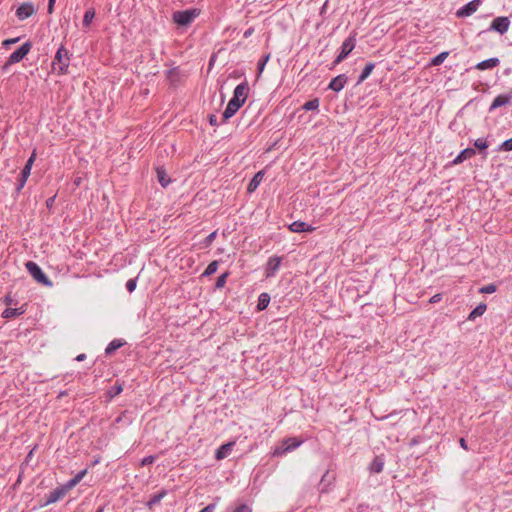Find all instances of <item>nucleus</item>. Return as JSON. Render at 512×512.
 I'll return each instance as SVG.
<instances>
[{
  "instance_id": "f257e3e1",
  "label": "nucleus",
  "mask_w": 512,
  "mask_h": 512,
  "mask_svg": "<svg viewBox=\"0 0 512 512\" xmlns=\"http://www.w3.org/2000/svg\"><path fill=\"white\" fill-rule=\"evenodd\" d=\"M69 62V52L64 46H61L57 50L52 62L53 70L57 71L58 74H66L69 67Z\"/></svg>"
},
{
  "instance_id": "f03ea898",
  "label": "nucleus",
  "mask_w": 512,
  "mask_h": 512,
  "mask_svg": "<svg viewBox=\"0 0 512 512\" xmlns=\"http://www.w3.org/2000/svg\"><path fill=\"white\" fill-rule=\"evenodd\" d=\"M304 442V439L298 438V437H290L286 438L281 441V444L279 446H276L272 451L273 457H281L284 454L291 452L298 448L302 443Z\"/></svg>"
},
{
  "instance_id": "7ed1b4c3",
  "label": "nucleus",
  "mask_w": 512,
  "mask_h": 512,
  "mask_svg": "<svg viewBox=\"0 0 512 512\" xmlns=\"http://www.w3.org/2000/svg\"><path fill=\"white\" fill-rule=\"evenodd\" d=\"M200 12V9L197 8L176 11L173 13L172 18L177 25L188 26L200 15Z\"/></svg>"
},
{
  "instance_id": "20e7f679",
  "label": "nucleus",
  "mask_w": 512,
  "mask_h": 512,
  "mask_svg": "<svg viewBox=\"0 0 512 512\" xmlns=\"http://www.w3.org/2000/svg\"><path fill=\"white\" fill-rule=\"evenodd\" d=\"M27 271L38 282L44 285H51L48 277L43 273L42 269L33 261H28L25 264Z\"/></svg>"
},
{
  "instance_id": "39448f33",
  "label": "nucleus",
  "mask_w": 512,
  "mask_h": 512,
  "mask_svg": "<svg viewBox=\"0 0 512 512\" xmlns=\"http://www.w3.org/2000/svg\"><path fill=\"white\" fill-rule=\"evenodd\" d=\"M356 38L355 36L348 37L341 46V52L335 60V64L342 62L355 48Z\"/></svg>"
},
{
  "instance_id": "423d86ee",
  "label": "nucleus",
  "mask_w": 512,
  "mask_h": 512,
  "mask_svg": "<svg viewBox=\"0 0 512 512\" xmlns=\"http://www.w3.org/2000/svg\"><path fill=\"white\" fill-rule=\"evenodd\" d=\"M35 159H36V152L33 151L30 158L27 160L26 165L24 166L23 170L21 171V174H20L21 177L19 179L18 190H21L25 186L26 181L30 175L32 166L35 162Z\"/></svg>"
},
{
  "instance_id": "0eeeda50",
  "label": "nucleus",
  "mask_w": 512,
  "mask_h": 512,
  "mask_svg": "<svg viewBox=\"0 0 512 512\" xmlns=\"http://www.w3.org/2000/svg\"><path fill=\"white\" fill-rule=\"evenodd\" d=\"M30 49V43H24L21 47H19L9 56L7 64H14L20 62L29 53Z\"/></svg>"
},
{
  "instance_id": "6e6552de",
  "label": "nucleus",
  "mask_w": 512,
  "mask_h": 512,
  "mask_svg": "<svg viewBox=\"0 0 512 512\" xmlns=\"http://www.w3.org/2000/svg\"><path fill=\"white\" fill-rule=\"evenodd\" d=\"M249 87L247 83H241L234 89L232 99L241 106L245 103L248 96Z\"/></svg>"
},
{
  "instance_id": "1a4fd4ad",
  "label": "nucleus",
  "mask_w": 512,
  "mask_h": 512,
  "mask_svg": "<svg viewBox=\"0 0 512 512\" xmlns=\"http://www.w3.org/2000/svg\"><path fill=\"white\" fill-rule=\"evenodd\" d=\"M68 491L69 490L65 485L54 489L47 495L45 505L59 501L68 493Z\"/></svg>"
},
{
  "instance_id": "9d476101",
  "label": "nucleus",
  "mask_w": 512,
  "mask_h": 512,
  "mask_svg": "<svg viewBox=\"0 0 512 512\" xmlns=\"http://www.w3.org/2000/svg\"><path fill=\"white\" fill-rule=\"evenodd\" d=\"M509 26L510 21L508 17H497L492 21L490 28L500 34H504L509 29Z\"/></svg>"
},
{
  "instance_id": "9b49d317",
  "label": "nucleus",
  "mask_w": 512,
  "mask_h": 512,
  "mask_svg": "<svg viewBox=\"0 0 512 512\" xmlns=\"http://www.w3.org/2000/svg\"><path fill=\"white\" fill-rule=\"evenodd\" d=\"M480 3H481L480 0H473L469 3H467L465 6H463L461 9H459L457 11V16H459V17L470 16L471 14H473L474 12L477 11Z\"/></svg>"
},
{
  "instance_id": "f8f14e48",
  "label": "nucleus",
  "mask_w": 512,
  "mask_h": 512,
  "mask_svg": "<svg viewBox=\"0 0 512 512\" xmlns=\"http://www.w3.org/2000/svg\"><path fill=\"white\" fill-rule=\"evenodd\" d=\"M35 12V8L31 3H23L16 10V16L20 20H25L28 17L32 16Z\"/></svg>"
},
{
  "instance_id": "ddd939ff",
  "label": "nucleus",
  "mask_w": 512,
  "mask_h": 512,
  "mask_svg": "<svg viewBox=\"0 0 512 512\" xmlns=\"http://www.w3.org/2000/svg\"><path fill=\"white\" fill-rule=\"evenodd\" d=\"M281 258L273 256L269 258L266 265V277H272L275 275L281 264Z\"/></svg>"
},
{
  "instance_id": "4468645a",
  "label": "nucleus",
  "mask_w": 512,
  "mask_h": 512,
  "mask_svg": "<svg viewBox=\"0 0 512 512\" xmlns=\"http://www.w3.org/2000/svg\"><path fill=\"white\" fill-rule=\"evenodd\" d=\"M235 443H236L235 441H230L226 444L221 445L219 447V449L216 451V454H215L216 459L222 460V459L228 457L231 454V452L235 446Z\"/></svg>"
},
{
  "instance_id": "2eb2a0df",
  "label": "nucleus",
  "mask_w": 512,
  "mask_h": 512,
  "mask_svg": "<svg viewBox=\"0 0 512 512\" xmlns=\"http://www.w3.org/2000/svg\"><path fill=\"white\" fill-rule=\"evenodd\" d=\"M512 99V93L498 95L490 105V111H493L501 106L507 105Z\"/></svg>"
},
{
  "instance_id": "dca6fc26",
  "label": "nucleus",
  "mask_w": 512,
  "mask_h": 512,
  "mask_svg": "<svg viewBox=\"0 0 512 512\" xmlns=\"http://www.w3.org/2000/svg\"><path fill=\"white\" fill-rule=\"evenodd\" d=\"M289 230L294 233L313 232L315 230V227L308 225L307 223L302 221H295L289 225Z\"/></svg>"
},
{
  "instance_id": "f3484780",
  "label": "nucleus",
  "mask_w": 512,
  "mask_h": 512,
  "mask_svg": "<svg viewBox=\"0 0 512 512\" xmlns=\"http://www.w3.org/2000/svg\"><path fill=\"white\" fill-rule=\"evenodd\" d=\"M347 82V77L345 75H338L333 78L329 84V88L338 92L342 90Z\"/></svg>"
},
{
  "instance_id": "a211bd4d",
  "label": "nucleus",
  "mask_w": 512,
  "mask_h": 512,
  "mask_svg": "<svg viewBox=\"0 0 512 512\" xmlns=\"http://www.w3.org/2000/svg\"><path fill=\"white\" fill-rule=\"evenodd\" d=\"M241 105L240 104H237L236 101H234L233 99H231L229 102H228V105L223 113V118L225 120L231 118L233 115H235V113L240 109Z\"/></svg>"
},
{
  "instance_id": "6ab92c4d",
  "label": "nucleus",
  "mask_w": 512,
  "mask_h": 512,
  "mask_svg": "<svg viewBox=\"0 0 512 512\" xmlns=\"http://www.w3.org/2000/svg\"><path fill=\"white\" fill-rule=\"evenodd\" d=\"M263 177H264V172L263 171H259L257 172L254 177L251 179V181L249 182L248 186H247V191L249 193H252L254 192L258 186L260 185V183L262 182L263 180Z\"/></svg>"
},
{
  "instance_id": "aec40b11",
  "label": "nucleus",
  "mask_w": 512,
  "mask_h": 512,
  "mask_svg": "<svg viewBox=\"0 0 512 512\" xmlns=\"http://www.w3.org/2000/svg\"><path fill=\"white\" fill-rule=\"evenodd\" d=\"M475 155V150L472 148L464 149L454 160L453 164L458 165L464 160L470 159Z\"/></svg>"
},
{
  "instance_id": "412c9836",
  "label": "nucleus",
  "mask_w": 512,
  "mask_h": 512,
  "mask_svg": "<svg viewBox=\"0 0 512 512\" xmlns=\"http://www.w3.org/2000/svg\"><path fill=\"white\" fill-rule=\"evenodd\" d=\"M499 59L498 58H490L487 60H484L482 62H479L476 65V69L478 70H486V69H492L499 65Z\"/></svg>"
},
{
  "instance_id": "4be33fe9",
  "label": "nucleus",
  "mask_w": 512,
  "mask_h": 512,
  "mask_svg": "<svg viewBox=\"0 0 512 512\" xmlns=\"http://www.w3.org/2000/svg\"><path fill=\"white\" fill-rule=\"evenodd\" d=\"M384 468V459L381 456H376L370 464V471L372 473H380Z\"/></svg>"
},
{
  "instance_id": "5701e85b",
  "label": "nucleus",
  "mask_w": 512,
  "mask_h": 512,
  "mask_svg": "<svg viewBox=\"0 0 512 512\" xmlns=\"http://www.w3.org/2000/svg\"><path fill=\"white\" fill-rule=\"evenodd\" d=\"M486 304H479L478 306H476L469 314L468 316V320L472 321V320H475L477 317L479 316H482L485 311H486Z\"/></svg>"
},
{
  "instance_id": "b1692460",
  "label": "nucleus",
  "mask_w": 512,
  "mask_h": 512,
  "mask_svg": "<svg viewBox=\"0 0 512 512\" xmlns=\"http://www.w3.org/2000/svg\"><path fill=\"white\" fill-rule=\"evenodd\" d=\"M25 312L24 307L20 308H7L3 311L2 316L4 318H13L19 316Z\"/></svg>"
},
{
  "instance_id": "393cba45",
  "label": "nucleus",
  "mask_w": 512,
  "mask_h": 512,
  "mask_svg": "<svg viewBox=\"0 0 512 512\" xmlns=\"http://www.w3.org/2000/svg\"><path fill=\"white\" fill-rule=\"evenodd\" d=\"M156 174L158 181L163 187H166L170 183V179L167 177L166 171L162 167L156 168Z\"/></svg>"
},
{
  "instance_id": "a878e982",
  "label": "nucleus",
  "mask_w": 512,
  "mask_h": 512,
  "mask_svg": "<svg viewBox=\"0 0 512 512\" xmlns=\"http://www.w3.org/2000/svg\"><path fill=\"white\" fill-rule=\"evenodd\" d=\"M319 106H320V100L318 98H314V99L304 103V105L302 106V109H304L306 111H310V110L318 111Z\"/></svg>"
},
{
  "instance_id": "bb28decb",
  "label": "nucleus",
  "mask_w": 512,
  "mask_h": 512,
  "mask_svg": "<svg viewBox=\"0 0 512 512\" xmlns=\"http://www.w3.org/2000/svg\"><path fill=\"white\" fill-rule=\"evenodd\" d=\"M86 471H81L79 472L75 477H73L71 480H69L65 486L68 488V490L70 491L73 487H75L81 480L82 478L84 477Z\"/></svg>"
},
{
  "instance_id": "cd10ccee",
  "label": "nucleus",
  "mask_w": 512,
  "mask_h": 512,
  "mask_svg": "<svg viewBox=\"0 0 512 512\" xmlns=\"http://www.w3.org/2000/svg\"><path fill=\"white\" fill-rule=\"evenodd\" d=\"M374 67H375V65H374L373 63H368V64L364 67V69H363V71H362L361 75L359 76V80H358V82H359V83H361V82H363L364 80H366V79L371 75V73H372V71H373Z\"/></svg>"
},
{
  "instance_id": "c85d7f7f",
  "label": "nucleus",
  "mask_w": 512,
  "mask_h": 512,
  "mask_svg": "<svg viewBox=\"0 0 512 512\" xmlns=\"http://www.w3.org/2000/svg\"><path fill=\"white\" fill-rule=\"evenodd\" d=\"M270 302V296L267 293H262L259 296L257 308L258 310H264Z\"/></svg>"
},
{
  "instance_id": "c756f323",
  "label": "nucleus",
  "mask_w": 512,
  "mask_h": 512,
  "mask_svg": "<svg viewBox=\"0 0 512 512\" xmlns=\"http://www.w3.org/2000/svg\"><path fill=\"white\" fill-rule=\"evenodd\" d=\"M448 55H449V53L446 51L438 54L431 60L430 65L438 66V65L442 64L445 61V59L448 57Z\"/></svg>"
},
{
  "instance_id": "7c9ffc66",
  "label": "nucleus",
  "mask_w": 512,
  "mask_h": 512,
  "mask_svg": "<svg viewBox=\"0 0 512 512\" xmlns=\"http://www.w3.org/2000/svg\"><path fill=\"white\" fill-rule=\"evenodd\" d=\"M218 269V261H212L205 269L203 276L213 275Z\"/></svg>"
},
{
  "instance_id": "2f4dec72",
  "label": "nucleus",
  "mask_w": 512,
  "mask_h": 512,
  "mask_svg": "<svg viewBox=\"0 0 512 512\" xmlns=\"http://www.w3.org/2000/svg\"><path fill=\"white\" fill-rule=\"evenodd\" d=\"M94 17H95V11L93 9L87 10L83 17V24L85 26H89L90 23L92 22V20L94 19Z\"/></svg>"
},
{
  "instance_id": "473e14b6",
  "label": "nucleus",
  "mask_w": 512,
  "mask_h": 512,
  "mask_svg": "<svg viewBox=\"0 0 512 512\" xmlns=\"http://www.w3.org/2000/svg\"><path fill=\"white\" fill-rule=\"evenodd\" d=\"M123 343L120 340H113L106 348V353L111 354L115 350L119 349Z\"/></svg>"
},
{
  "instance_id": "72a5a7b5",
  "label": "nucleus",
  "mask_w": 512,
  "mask_h": 512,
  "mask_svg": "<svg viewBox=\"0 0 512 512\" xmlns=\"http://www.w3.org/2000/svg\"><path fill=\"white\" fill-rule=\"evenodd\" d=\"M474 146L478 148L479 150H485L488 148V143L485 139L478 138L474 142Z\"/></svg>"
},
{
  "instance_id": "f704fd0d",
  "label": "nucleus",
  "mask_w": 512,
  "mask_h": 512,
  "mask_svg": "<svg viewBox=\"0 0 512 512\" xmlns=\"http://www.w3.org/2000/svg\"><path fill=\"white\" fill-rule=\"evenodd\" d=\"M228 277V273H223L222 275H220L218 278H217V281H216V287L217 288H222L224 287L225 283H226V279Z\"/></svg>"
},
{
  "instance_id": "c9c22d12",
  "label": "nucleus",
  "mask_w": 512,
  "mask_h": 512,
  "mask_svg": "<svg viewBox=\"0 0 512 512\" xmlns=\"http://www.w3.org/2000/svg\"><path fill=\"white\" fill-rule=\"evenodd\" d=\"M232 512H252V509L247 504H240Z\"/></svg>"
},
{
  "instance_id": "e433bc0d",
  "label": "nucleus",
  "mask_w": 512,
  "mask_h": 512,
  "mask_svg": "<svg viewBox=\"0 0 512 512\" xmlns=\"http://www.w3.org/2000/svg\"><path fill=\"white\" fill-rule=\"evenodd\" d=\"M500 150H503V151H511L512 150V138L504 141L501 146H500Z\"/></svg>"
},
{
  "instance_id": "4c0bfd02",
  "label": "nucleus",
  "mask_w": 512,
  "mask_h": 512,
  "mask_svg": "<svg viewBox=\"0 0 512 512\" xmlns=\"http://www.w3.org/2000/svg\"><path fill=\"white\" fill-rule=\"evenodd\" d=\"M496 291V286L493 284L486 285L480 289L481 293H494Z\"/></svg>"
},
{
  "instance_id": "58836bf2",
  "label": "nucleus",
  "mask_w": 512,
  "mask_h": 512,
  "mask_svg": "<svg viewBox=\"0 0 512 512\" xmlns=\"http://www.w3.org/2000/svg\"><path fill=\"white\" fill-rule=\"evenodd\" d=\"M123 391L122 385H115L109 392L111 397L119 395Z\"/></svg>"
},
{
  "instance_id": "ea45409f",
  "label": "nucleus",
  "mask_w": 512,
  "mask_h": 512,
  "mask_svg": "<svg viewBox=\"0 0 512 512\" xmlns=\"http://www.w3.org/2000/svg\"><path fill=\"white\" fill-rule=\"evenodd\" d=\"M216 234H217V233H216V231H214V232L210 233V234L205 238V240H204V244H205V246H206V247H208V246H209V245L214 241V239H215V237H216Z\"/></svg>"
},
{
  "instance_id": "a19ab883",
  "label": "nucleus",
  "mask_w": 512,
  "mask_h": 512,
  "mask_svg": "<svg viewBox=\"0 0 512 512\" xmlns=\"http://www.w3.org/2000/svg\"><path fill=\"white\" fill-rule=\"evenodd\" d=\"M154 461H155V457L154 456H152V455L147 456V457L142 459L141 466L150 465V464L154 463Z\"/></svg>"
},
{
  "instance_id": "79ce46f5",
  "label": "nucleus",
  "mask_w": 512,
  "mask_h": 512,
  "mask_svg": "<svg viewBox=\"0 0 512 512\" xmlns=\"http://www.w3.org/2000/svg\"><path fill=\"white\" fill-rule=\"evenodd\" d=\"M126 288L129 292H133L136 288V281L134 279H129L126 283Z\"/></svg>"
},
{
  "instance_id": "37998d69",
  "label": "nucleus",
  "mask_w": 512,
  "mask_h": 512,
  "mask_svg": "<svg viewBox=\"0 0 512 512\" xmlns=\"http://www.w3.org/2000/svg\"><path fill=\"white\" fill-rule=\"evenodd\" d=\"M269 57H270L269 55H266V56L264 57L263 61H261V62L259 63V65H258L259 73H262V72H263V70H264V67H265L266 63H267V62H268V60H269Z\"/></svg>"
},
{
  "instance_id": "c03bdc74",
  "label": "nucleus",
  "mask_w": 512,
  "mask_h": 512,
  "mask_svg": "<svg viewBox=\"0 0 512 512\" xmlns=\"http://www.w3.org/2000/svg\"><path fill=\"white\" fill-rule=\"evenodd\" d=\"M442 295L441 294H435L429 299V303L434 304L441 300Z\"/></svg>"
},
{
  "instance_id": "a18cd8bd",
  "label": "nucleus",
  "mask_w": 512,
  "mask_h": 512,
  "mask_svg": "<svg viewBox=\"0 0 512 512\" xmlns=\"http://www.w3.org/2000/svg\"><path fill=\"white\" fill-rule=\"evenodd\" d=\"M216 506L215 504H209L205 508H203L200 512H214Z\"/></svg>"
},
{
  "instance_id": "49530a36",
  "label": "nucleus",
  "mask_w": 512,
  "mask_h": 512,
  "mask_svg": "<svg viewBox=\"0 0 512 512\" xmlns=\"http://www.w3.org/2000/svg\"><path fill=\"white\" fill-rule=\"evenodd\" d=\"M55 2H56V0H49V2H48V13L49 14L53 13Z\"/></svg>"
},
{
  "instance_id": "de8ad7c7",
  "label": "nucleus",
  "mask_w": 512,
  "mask_h": 512,
  "mask_svg": "<svg viewBox=\"0 0 512 512\" xmlns=\"http://www.w3.org/2000/svg\"><path fill=\"white\" fill-rule=\"evenodd\" d=\"M163 495H164V494L162 493V494H159V495L154 496V497L152 498V500L150 501V504H156V503H158V502L161 500V498L163 497Z\"/></svg>"
},
{
  "instance_id": "09e8293b",
  "label": "nucleus",
  "mask_w": 512,
  "mask_h": 512,
  "mask_svg": "<svg viewBox=\"0 0 512 512\" xmlns=\"http://www.w3.org/2000/svg\"><path fill=\"white\" fill-rule=\"evenodd\" d=\"M209 122L213 126L218 125L217 117L215 115H210L209 116Z\"/></svg>"
},
{
  "instance_id": "8fccbe9b",
  "label": "nucleus",
  "mask_w": 512,
  "mask_h": 512,
  "mask_svg": "<svg viewBox=\"0 0 512 512\" xmlns=\"http://www.w3.org/2000/svg\"><path fill=\"white\" fill-rule=\"evenodd\" d=\"M18 41V38H15V39H7L3 42L4 45H10V44H14Z\"/></svg>"
},
{
  "instance_id": "3c124183",
  "label": "nucleus",
  "mask_w": 512,
  "mask_h": 512,
  "mask_svg": "<svg viewBox=\"0 0 512 512\" xmlns=\"http://www.w3.org/2000/svg\"><path fill=\"white\" fill-rule=\"evenodd\" d=\"M459 443L463 449L468 450L467 443L464 438H461Z\"/></svg>"
},
{
  "instance_id": "603ef678",
  "label": "nucleus",
  "mask_w": 512,
  "mask_h": 512,
  "mask_svg": "<svg viewBox=\"0 0 512 512\" xmlns=\"http://www.w3.org/2000/svg\"><path fill=\"white\" fill-rule=\"evenodd\" d=\"M5 303H6L7 305H10V304L12 303V298H11V296H10V295H7V296L5 297Z\"/></svg>"
},
{
  "instance_id": "864d4df0",
  "label": "nucleus",
  "mask_w": 512,
  "mask_h": 512,
  "mask_svg": "<svg viewBox=\"0 0 512 512\" xmlns=\"http://www.w3.org/2000/svg\"><path fill=\"white\" fill-rule=\"evenodd\" d=\"M86 355L85 354H79L77 357H76V360L77 361H83L85 359Z\"/></svg>"
},
{
  "instance_id": "5fc2aeb1",
  "label": "nucleus",
  "mask_w": 512,
  "mask_h": 512,
  "mask_svg": "<svg viewBox=\"0 0 512 512\" xmlns=\"http://www.w3.org/2000/svg\"><path fill=\"white\" fill-rule=\"evenodd\" d=\"M253 30L252 29H248L245 33H244V37H249L251 34H252Z\"/></svg>"
},
{
  "instance_id": "6e6d98bb",
  "label": "nucleus",
  "mask_w": 512,
  "mask_h": 512,
  "mask_svg": "<svg viewBox=\"0 0 512 512\" xmlns=\"http://www.w3.org/2000/svg\"><path fill=\"white\" fill-rule=\"evenodd\" d=\"M52 201H53V198H50L48 201H47V204H52Z\"/></svg>"
},
{
  "instance_id": "4d7b16f0",
  "label": "nucleus",
  "mask_w": 512,
  "mask_h": 512,
  "mask_svg": "<svg viewBox=\"0 0 512 512\" xmlns=\"http://www.w3.org/2000/svg\"><path fill=\"white\" fill-rule=\"evenodd\" d=\"M52 201H53V198H50L48 201H47V204H52Z\"/></svg>"
},
{
  "instance_id": "13d9d810",
  "label": "nucleus",
  "mask_w": 512,
  "mask_h": 512,
  "mask_svg": "<svg viewBox=\"0 0 512 512\" xmlns=\"http://www.w3.org/2000/svg\"><path fill=\"white\" fill-rule=\"evenodd\" d=\"M97 512H102V509H99Z\"/></svg>"
}]
</instances>
